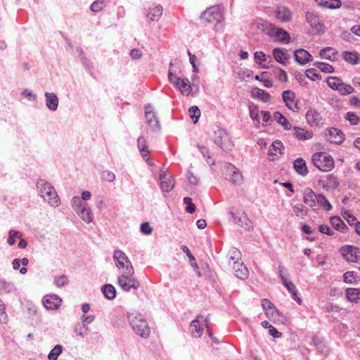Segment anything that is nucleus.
Listing matches in <instances>:
<instances>
[{"label":"nucleus","mask_w":360,"mask_h":360,"mask_svg":"<svg viewBox=\"0 0 360 360\" xmlns=\"http://www.w3.org/2000/svg\"><path fill=\"white\" fill-rule=\"evenodd\" d=\"M128 319L131 327L137 335L143 338H147L150 335L148 323L142 314L131 312L128 315Z\"/></svg>","instance_id":"nucleus-1"},{"label":"nucleus","mask_w":360,"mask_h":360,"mask_svg":"<svg viewBox=\"0 0 360 360\" xmlns=\"http://www.w3.org/2000/svg\"><path fill=\"white\" fill-rule=\"evenodd\" d=\"M39 195L46 200L51 206L56 207L59 205L60 200L54 188L47 181L40 179L37 183Z\"/></svg>","instance_id":"nucleus-2"},{"label":"nucleus","mask_w":360,"mask_h":360,"mask_svg":"<svg viewBox=\"0 0 360 360\" xmlns=\"http://www.w3.org/2000/svg\"><path fill=\"white\" fill-rule=\"evenodd\" d=\"M212 139L214 143L224 151H230L233 148V143L228 132L217 127L214 130Z\"/></svg>","instance_id":"nucleus-3"},{"label":"nucleus","mask_w":360,"mask_h":360,"mask_svg":"<svg viewBox=\"0 0 360 360\" xmlns=\"http://www.w3.org/2000/svg\"><path fill=\"white\" fill-rule=\"evenodd\" d=\"M311 161L317 169L324 172L331 171L335 166L332 156L324 152L314 153L312 155Z\"/></svg>","instance_id":"nucleus-4"},{"label":"nucleus","mask_w":360,"mask_h":360,"mask_svg":"<svg viewBox=\"0 0 360 360\" xmlns=\"http://www.w3.org/2000/svg\"><path fill=\"white\" fill-rule=\"evenodd\" d=\"M113 259L115 261V264L118 269H122V273L129 275L134 274V269L131 262L124 252L120 250H115L113 252Z\"/></svg>","instance_id":"nucleus-5"},{"label":"nucleus","mask_w":360,"mask_h":360,"mask_svg":"<svg viewBox=\"0 0 360 360\" xmlns=\"http://www.w3.org/2000/svg\"><path fill=\"white\" fill-rule=\"evenodd\" d=\"M261 26L268 30V34L271 37H276L277 39L283 44H288L290 41V37L288 32L282 28L276 27L268 21H262Z\"/></svg>","instance_id":"nucleus-6"},{"label":"nucleus","mask_w":360,"mask_h":360,"mask_svg":"<svg viewBox=\"0 0 360 360\" xmlns=\"http://www.w3.org/2000/svg\"><path fill=\"white\" fill-rule=\"evenodd\" d=\"M278 273L283 285L287 288L288 292L291 294L292 298L296 301L297 304H301L302 300L297 295L298 292L295 284L291 281H288L287 276H285V274H287L285 268L280 265L278 266Z\"/></svg>","instance_id":"nucleus-7"},{"label":"nucleus","mask_w":360,"mask_h":360,"mask_svg":"<svg viewBox=\"0 0 360 360\" xmlns=\"http://www.w3.org/2000/svg\"><path fill=\"white\" fill-rule=\"evenodd\" d=\"M307 122L313 128H321L325 124V119L321 114L314 108H309L305 115Z\"/></svg>","instance_id":"nucleus-8"},{"label":"nucleus","mask_w":360,"mask_h":360,"mask_svg":"<svg viewBox=\"0 0 360 360\" xmlns=\"http://www.w3.org/2000/svg\"><path fill=\"white\" fill-rule=\"evenodd\" d=\"M168 79L175 86H176L181 92L188 96L191 91V86L190 81L188 78L181 79L180 77L174 75L172 72H169Z\"/></svg>","instance_id":"nucleus-9"},{"label":"nucleus","mask_w":360,"mask_h":360,"mask_svg":"<svg viewBox=\"0 0 360 360\" xmlns=\"http://www.w3.org/2000/svg\"><path fill=\"white\" fill-rule=\"evenodd\" d=\"M133 275L122 273L118 277V285L124 291L129 292L131 289L136 290L139 288V282L134 278Z\"/></svg>","instance_id":"nucleus-10"},{"label":"nucleus","mask_w":360,"mask_h":360,"mask_svg":"<svg viewBox=\"0 0 360 360\" xmlns=\"http://www.w3.org/2000/svg\"><path fill=\"white\" fill-rule=\"evenodd\" d=\"M221 18V12L219 6H212L207 9L201 15V22L204 24L219 22Z\"/></svg>","instance_id":"nucleus-11"},{"label":"nucleus","mask_w":360,"mask_h":360,"mask_svg":"<svg viewBox=\"0 0 360 360\" xmlns=\"http://www.w3.org/2000/svg\"><path fill=\"white\" fill-rule=\"evenodd\" d=\"M226 175L227 179L233 184H240L243 181L242 174L232 164H228L226 165Z\"/></svg>","instance_id":"nucleus-12"},{"label":"nucleus","mask_w":360,"mask_h":360,"mask_svg":"<svg viewBox=\"0 0 360 360\" xmlns=\"http://www.w3.org/2000/svg\"><path fill=\"white\" fill-rule=\"evenodd\" d=\"M283 100L285 105L291 110L297 112L299 110L295 94L291 90H286L283 92Z\"/></svg>","instance_id":"nucleus-13"},{"label":"nucleus","mask_w":360,"mask_h":360,"mask_svg":"<svg viewBox=\"0 0 360 360\" xmlns=\"http://www.w3.org/2000/svg\"><path fill=\"white\" fill-rule=\"evenodd\" d=\"M325 136L328 141L335 144H340L345 139L344 134L336 128L327 129Z\"/></svg>","instance_id":"nucleus-14"},{"label":"nucleus","mask_w":360,"mask_h":360,"mask_svg":"<svg viewBox=\"0 0 360 360\" xmlns=\"http://www.w3.org/2000/svg\"><path fill=\"white\" fill-rule=\"evenodd\" d=\"M276 18L281 22H290L292 18V12L285 6H278L275 11Z\"/></svg>","instance_id":"nucleus-15"},{"label":"nucleus","mask_w":360,"mask_h":360,"mask_svg":"<svg viewBox=\"0 0 360 360\" xmlns=\"http://www.w3.org/2000/svg\"><path fill=\"white\" fill-rule=\"evenodd\" d=\"M145 115L148 125L153 129H159L160 124L156 113L153 112V107L148 105L145 107Z\"/></svg>","instance_id":"nucleus-16"},{"label":"nucleus","mask_w":360,"mask_h":360,"mask_svg":"<svg viewBox=\"0 0 360 360\" xmlns=\"http://www.w3.org/2000/svg\"><path fill=\"white\" fill-rule=\"evenodd\" d=\"M160 186L162 191L170 192L174 187V180L172 176H167L165 172L160 174Z\"/></svg>","instance_id":"nucleus-17"},{"label":"nucleus","mask_w":360,"mask_h":360,"mask_svg":"<svg viewBox=\"0 0 360 360\" xmlns=\"http://www.w3.org/2000/svg\"><path fill=\"white\" fill-rule=\"evenodd\" d=\"M359 249L356 248H354L352 246H345L342 247L340 250L341 253L344 258L351 262H357L359 259V256L357 255V252Z\"/></svg>","instance_id":"nucleus-18"},{"label":"nucleus","mask_w":360,"mask_h":360,"mask_svg":"<svg viewBox=\"0 0 360 360\" xmlns=\"http://www.w3.org/2000/svg\"><path fill=\"white\" fill-rule=\"evenodd\" d=\"M61 303V299L57 295H46L44 297L43 304L49 310L57 309Z\"/></svg>","instance_id":"nucleus-19"},{"label":"nucleus","mask_w":360,"mask_h":360,"mask_svg":"<svg viewBox=\"0 0 360 360\" xmlns=\"http://www.w3.org/2000/svg\"><path fill=\"white\" fill-rule=\"evenodd\" d=\"M203 321V316L199 315L191 323V333L196 338H200L202 334L203 328L202 323ZM205 321L207 322V319Z\"/></svg>","instance_id":"nucleus-20"},{"label":"nucleus","mask_w":360,"mask_h":360,"mask_svg":"<svg viewBox=\"0 0 360 360\" xmlns=\"http://www.w3.org/2000/svg\"><path fill=\"white\" fill-rule=\"evenodd\" d=\"M303 200L304 203L311 207L316 208L319 207L318 195L310 188H307L304 191Z\"/></svg>","instance_id":"nucleus-21"},{"label":"nucleus","mask_w":360,"mask_h":360,"mask_svg":"<svg viewBox=\"0 0 360 360\" xmlns=\"http://www.w3.org/2000/svg\"><path fill=\"white\" fill-rule=\"evenodd\" d=\"M284 146L281 141L276 140L271 145L268 155L271 157L272 161L275 160L279 155L283 153Z\"/></svg>","instance_id":"nucleus-22"},{"label":"nucleus","mask_w":360,"mask_h":360,"mask_svg":"<svg viewBox=\"0 0 360 360\" xmlns=\"http://www.w3.org/2000/svg\"><path fill=\"white\" fill-rule=\"evenodd\" d=\"M272 54L278 63L283 65L288 63L289 56L287 49L284 48H275L272 51Z\"/></svg>","instance_id":"nucleus-23"},{"label":"nucleus","mask_w":360,"mask_h":360,"mask_svg":"<svg viewBox=\"0 0 360 360\" xmlns=\"http://www.w3.org/2000/svg\"><path fill=\"white\" fill-rule=\"evenodd\" d=\"M295 59L301 65H304L313 60L309 53L302 49H298L295 52Z\"/></svg>","instance_id":"nucleus-24"},{"label":"nucleus","mask_w":360,"mask_h":360,"mask_svg":"<svg viewBox=\"0 0 360 360\" xmlns=\"http://www.w3.org/2000/svg\"><path fill=\"white\" fill-rule=\"evenodd\" d=\"M233 269L237 278L245 280L248 277V269L243 262H236V264L233 266Z\"/></svg>","instance_id":"nucleus-25"},{"label":"nucleus","mask_w":360,"mask_h":360,"mask_svg":"<svg viewBox=\"0 0 360 360\" xmlns=\"http://www.w3.org/2000/svg\"><path fill=\"white\" fill-rule=\"evenodd\" d=\"M294 136L300 141H305L311 139L313 137V132L303 128L296 127L293 128Z\"/></svg>","instance_id":"nucleus-26"},{"label":"nucleus","mask_w":360,"mask_h":360,"mask_svg":"<svg viewBox=\"0 0 360 360\" xmlns=\"http://www.w3.org/2000/svg\"><path fill=\"white\" fill-rule=\"evenodd\" d=\"M76 212L84 222L89 224L93 221V214L88 207V205L85 206L83 205V207Z\"/></svg>","instance_id":"nucleus-27"},{"label":"nucleus","mask_w":360,"mask_h":360,"mask_svg":"<svg viewBox=\"0 0 360 360\" xmlns=\"http://www.w3.org/2000/svg\"><path fill=\"white\" fill-rule=\"evenodd\" d=\"M46 103L49 109L56 110L58 105V99L57 96L53 93H45Z\"/></svg>","instance_id":"nucleus-28"},{"label":"nucleus","mask_w":360,"mask_h":360,"mask_svg":"<svg viewBox=\"0 0 360 360\" xmlns=\"http://www.w3.org/2000/svg\"><path fill=\"white\" fill-rule=\"evenodd\" d=\"M330 222L334 229L342 233H346L348 230L347 225L340 217H331Z\"/></svg>","instance_id":"nucleus-29"},{"label":"nucleus","mask_w":360,"mask_h":360,"mask_svg":"<svg viewBox=\"0 0 360 360\" xmlns=\"http://www.w3.org/2000/svg\"><path fill=\"white\" fill-rule=\"evenodd\" d=\"M345 295L350 302L357 303L360 300V288H349L345 291Z\"/></svg>","instance_id":"nucleus-30"},{"label":"nucleus","mask_w":360,"mask_h":360,"mask_svg":"<svg viewBox=\"0 0 360 360\" xmlns=\"http://www.w3.org/2000/svg\"><path fill=\"white\" fill-rule=\"evenodd\" d=\"M232 221L240 226L248 225V219L244 212H231Z\"/></svg>","instance_id":"nucleus-31"},{"label":"nucleus","mask_w":360,"mask_h":360,"mask_svg":"<svg viewBox=\"0 0 360 360\" xmlns=\"http://www.w3.org/2000/svg\"><path fill=\"white\" fill-rule=\"evenodd\" d=\"M162 7L160 5L150 8L148 11L147 18L150 21H158L162 14Z\"/></svg>","instance_id":"nucleus-32"},{"label":"nucleus","mask_w":360,"mask_h":360,"mask_svg":"<svg viewBox=\"0 0 360 360\" xmlns=\"http://www.w3.org/2000/svg\"><path fill=\"white\" fill-rule=\"evenodd\" d=\"M317 4L320 6L335 9L338 8L341 6V1L340 0H314Z\"/></svg>","instance_id":"nucleus-33"},{"label":"nucleus","mask_w":360,"mask_h":360,"mask_svg":"<svg viewBox=\"0 0 360 360\" xmlns=\"http://www.w3.org/2000/svg\"><path fill=\"white\" fill-rule=\"evenodd\" d=\"M342 56L345 60L352 65L358 64L360 61V55L356 51H345Z\"/></svg>","instance_id":"nucleus-34"},{"label":"nucleus","mask_w":360,"mask_h":360,"mask_svg":"<svg viewBox=\"0 0 360 360\" xmlns=\"http://www.w3.org/2000/svg\"><path fill=\"white\" fill-rule=\"evenodd\" d=\"M252 96L257 98L265 103L269 102L271 99V96L268 92L259 88H255L252 89Z\"/></svg>","instance_id":"nucleus-35"},{"label":"nucleus","mask_w":360,"mask_h":360,"mask_svg":"<svg viewBox=\"0 0 360 360\" xmlns=\"http://www.w3.org/2000/svg\"><path fill=\"white\" fill-rule=\"evenodd\" d=\"M295 171L302 176H306L308 173L305 161L302 158H297L294 162Z\"/></svg>","instance_id":"nucleus-36"},{"label":"nucleus","mask_w":360,"mask_h":360,"mask_svg":"<svg viewBox=\"0 0 360 360\" xmlns=\"http://www.w3.org/2000/svg\"><path fill=\"white\" fill-rule=\"evenodd\" d=\"M274 120L280 124L284 129L289 130L291 129L292 125L289 121L279 112H275L274 113Z\"/></svg>","instance_id":"nucleus-37"},{"label":"nucleus","mask_w":360,"mask_h":360,"mask_svg":"<svg viewBox=\"0 0 360 360\" xmlns=\"http://www.w3.org/2000/svg\"><path fill=\"white\" fill-rule=\"evenodd\" d=\"M306 20L312 28L319 29V27L321 26L319 16L312 12L307 13Z\"/></svg>","instance_id":"nucleus-38"},{"label":"nucleus","mask_w":360,"mask_h":360,"mask_svg":"<svg viewBox=\"0 0 360 360\" xmlns=\"http://www.w3.org/2000/svg\"><path fill=\"white\" fill-rule=\"evenodd\" d=\"M102 292L108 300H113L116 296V290L113 285L106 284L102 287Z\"/></svg>","instance_id":"nucleus-39"},{"label":"nucleus","mask_w":360,"mask_h":360,"mask_svg":"<svg viewBox=\"0 0 360 360\" xmlns=\"http://www.w3.org/2000/svg\"><path fill=\"white\" fill-rule=\"evenodd\" d=\"M138 148L143 158H146L149 153L147 149L146 139L143 136H139L137 139Z\"/></svg>","instance_id":"nucleus-40"},{"label":"nucleus","mask_w":360,"mask_h":360,"mask_svg":"<svg viewBox=\"0 0 360 360\" xmlns=\"http://www.w3.org/2000/svg\"><path fill=\"white\" fill-rule=\"evenodd\" d=\"M336 51L331 47H326L320 51L319 56L324 59L331 60L336 55Z\"/></svg>","instance_id":"nucleus-41"},{"label":"nucleus","mask_w":360,"mask_h":360,"mask_svg":"<svg viewBox=\"0 0 360 360\" xmlns=\"http://www.w3.org/2000/svg\"><path fill=\"white\" fill-rule=\"evenodd\" d=\"M265 314L267 316V318L272 320L273 321H279L280 316H282L281 313L277 310L275 306L266 311Z\"/></svg>","instance_id":"nucleus-42"},{"label":"nucleus","mask_w":360,"mask_h":360,"mask_svg":"<svg viewBox=\"0 0 360 360\" xmlns=\"http://www.w3.org/2000/svg\"><path fill=\"white\" fill-rule=\"evenodd\" d=\"M62 352L63 347L60 345H56L48 354V359L57 360L58 356L61 354Z\"/></svg>","instance_id":"nucleus-43"},{"label":"nucleus","mask_w":360,"mask_h":360,"mask_svg":"<svg viewBox=\"0 0 360 360\" xmlns=\"http://www.w3.org/2000/svg\"><path fill=\"white\" fill-rule=\"evenodd\" d=\"M230 257L229 263L230 265H235L236 264V262H240L238 260L240 259V251L236 248H233L230 250Z\"/></svg>","instance_id":"nucleus-44"},{"label":"nucleus","mask_w":360,"mask_h":360,"mask_svg":"<svg viewBox=\"0 0 360 360\" xmlns=\"http://www.w3.org/2000/svg\"><path fill=\"white\" fill-rule=\"evenodd\" d=\"M250 115L253 120L255 124H259V108L257 105H251L249 107Z\"/></svg>","instance_id":"nucleus-45"},{"label":"nucleus","mask_w":360,"mask_h":360,"mask_svg":"<svg viewBox=\"0 0 360 360\" xmlns=\"http://www.w3.org/2000/svg\"><path fill=\"white\" fill-rule=\"evenodd\" d=\"M254 58L256 63L261 65L262 68H266L265 65L264 64L267 60V57L266 54H264L262 51H257L254 54Z\"/></svg>","instance_id":"nucleus-46"},{"label":"nucleus","mask_w":360,"mask_h":360,"mask_svg":"<svg viewBox=\"0 0 360 360\" xmlns=\"http://www.w3.org/2000/svg\"><path fill=\"white\" fill-rule=\"evenodd\" d=\"M314 65L325 73H332L334 71L332 65L323 62H316Z\"/></svg>","instance_id":"nucleus-47"},{"label":"nucleus","mask_w":360,"mask_h":360,"mask_svg":"<svg viewBox=\"0 0 360 360\" xmlns=\"http://www.w3.org/2000/svg\"><path fill=\"white\" fill-rule=\"evenodd\" d=\"M337 91H338L340 94L346 96L353 93L354 89L351 85L345 84L342 82Z\"/></svg>","instance_id":"nucleus-48"},{"label":"nucleus","mask_w":360,"mask_h":360,"mask_svg":"<svg viewBox=\"0 0 360 360\" xmlns=\"http://www.w3.org/2000/svg\"><path fill=\"white\" fill-rule=\"evenodd\" d=\"M326 82L329 87L333 89L338 90L342 81L336 77H328Z\"/></svg>","instance_id":"nucleus-49"},{"label":"nucleus","mask_w":360,"mask_h":360,"mask_svg":"<svg viewBox=\"0 0 360 360\" xmlns=\"http://www.w3.org/2000/svg\"><path fill=\"white\" fill-rule=\"evenodd\" d=\"M306 77L310 79L312 81H318L320 80L321 76L314 68H310L306 70L305 72Z\"/></svg>","instance_id":"nucleus-50"},{"label":"nucleus","mask_w":360,"mask_h":360,"mask_svg":"<svg viewBox=\"0 0 360 360\" xmlns=\"http://www.w3.org/2000/svg\"><path fill=\"white\" fill-rule=\"evenodd\" d=\"M318 199L319 207H323L327 211L332 209V205L323 195H318Z\"/></svg>","instance_id":"nucleus-51"},{"label":"nucleus","mask_w":360,"mask_h":360,"mask_svg":"<svg viewBox=\"0 0 360 360\" xmlns=\"http://www.w3.org/2000/svg\"><path fill=\"white\" fill-rule=\"evenodd\" d=\"M105 6V4L103 0H96L91 5L90 8L94 13H97L101 11Z\"/></svg>","instance_id":"nucleus-52"},{"label":"nucleus","mask_w":360,"mask_h":360,"mask_svg":"<svg viewBox=\"0 0 360 360\" xmlns=\"http://www.w3.org/2000/svg\"><path fill=\"white\" fill-rule=\"evenodd\" d=\"M74 331L77 335L84 337L89 333V328L85 324L78 325L75 327Z\"/></svg>","instance_id":"nucleus-53"},{"label":"nucleus","mask_w":360,"mask_h":360,"mask_svg":"<svg viewBox=\"0 0 360 360\" xmlns=\"http://www.w3.org/2000/svg\"><path fill=\"white\" fill-rule=\"evenodd\" d=\"M86 205V202H82V200L77 196H75L72 199V206L75 210V212L81 209L83 207V205L85 206Z\"/></svg>","instance_id":"nucleus-54"},{"label":"nucleus","mask_w":360,"mask_h":360,"mask_svg":"<svg viewBox=\"0 0 360 360\" xmlns=\"http://www.w3.org/2000/svg\"><path fill=\"white\" fill-rule=\"evenodd\" d=\"M188 111H189L190 117H191L193 120L195 119V120H194V122H194L195 124V123H197L198 120V118H199V117H200V110H199L198 107V106H195V105H194V106H191V107L189 108V110H188Z\"/></svg>","instance_id":"nucleus-55"},{"label":"nucleus","mask_w":360,"mask_h":360,"mask_svg":"<svg viewBox=\"0 0 360 360\" xmlns=\"http://www.w3.org/2000/svg\"><path fill=\"white\" fill-rule=\"evenodd\" d=\"M345 119L352 125L357 124L360 120L359 117L352 112H348L345 115Z\"/></svg>","instance_id":"nucleus-56"},{"label":"nucleus","mask_w":360,"mask_h":360,"mask_svg":"<svg viewBox=\"0 0 360 360\" xmlns=\"http://www.w3.org/2000/svg\"><path fill=\"white\" fill-rule=\"evenodd\" d=\"M184 202L187 205L186 207V210L190 213L193 214L195 211V204L192 203V199L188 197H186L184 198Z\"/></svg>","instance_id":"nucleus-57"},{"label":"nucleus","mask_w":360,"mask_h":360,"mask_svg":"<svg viewBox=\"0 0 360 360\" xmlns=\"http://www.w3.org/2000/svg\"><path fill=\"white\" fill-rule=\"evenodd\" d=\"M293 210L297 217L302 218L307 214L304 207L302 204H297L293 207Z\"/></svg>","instance_id":"nucleus-58"},{"label":"nucleus","mask_w":360,"mask_h":360,"mask_svg":"<svg viewBox=\"0 0 360 360\" xmlns=\"http://www.w3.org/2000/svg\"><path fill=\"white\" fill-rule=\"evenodd\" d=\"M342 216L350 226H354L359 221L355 217L347 211L344 212Z\"/></svg>","instance_id":"nucleus-59"},{"label":"nucleus","mask_w":360,"mask_h":360,"mask_svg":"<svg viewBox=\"0 0 360 360\" xmlns=\"http://www.w3.org/2000/svg\"><path fill=\"white\" fill-rule=\"evenodd\" d=\"M68 277L65 275L55 277L54 283L57 287H63L68 283Z\"/></svg>","instance_id":"nucleus-60"},{"label":"nucleus","mask_w":360,"mask_h":360,"mask_svg":"<svg viewBox=\"0 0 360 360\" xmlns=\"http://www.w3.org/2000/svg\"><path fill=\"white\" fill-rule=\"evenodd\" d=\"M344 281L347 283H354L356 281V277L354 271H347L343 276Z\"/></svg>","instance_id":"nucleus-61"},{"label":"nucleus","mask_w":360,"mask_h":360,"mask_svg":"<svg viewBox=\"0 0 360 360\" xmlns=\"http://www.w3.org/2000/svg\"><path fill=\"white\" fill-rule=\"evenodd\" d=\"M102 179L104 181L112 182L115 179V175L113 172L110 171H104L102 173Z\"/></svg>","instance_id":"nucleus-62"},{"label":"nucleus","mask_w":360,"mask_h":360,"mask_svg":"<svg viewBox=\"0 0 360 360\" xmlns=\"http://www.w3.org/2000/svg\"><path fill=\"white\" fill-rule=\"evenodd\" d=\"M319 231L323 234L328 236H333L334 231L328 225H320L319 226Z\"/></svg>","instance_id":"nucleus-63"},{"label":"nucleus","mask_w":360,"mask_h":360,"mask_svg":"<svg viewBox=\"0 0 360 360\" xmlns=\"http://www.w3.org/2000/svg\"><path fill=\"white\" fill-rule=\"evenodd\" d=\"M141 231L144 234L148 235L152 233L153 229L148 222H144L141 225Z\"/></svg>","instance_id":"nucleus-64"}]
</instances>
